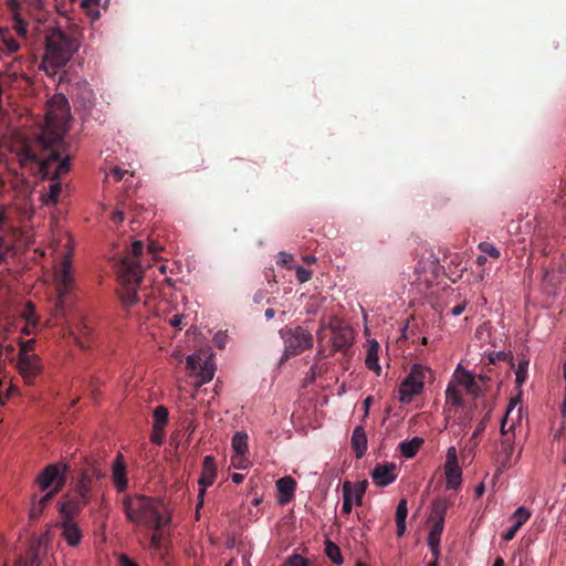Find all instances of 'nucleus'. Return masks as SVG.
<instances>
[{"label":"nucleus","instance_id":"4","mask_svg":"<svg viewBox=\"0 0 566 566\" xmlns=\"http://www.w3.org/2000/svg\"><path fill=\"white\" fill-rule=\"evenodd\" d=\"M123 510L127 520L146 528H158L170 522L165 516L164 503L145 495L126 496L123 501Z\"/></svg>","mask_w":566,"mask_h":566},{"label":"nucleus","instance_id":"51","mask_svg":"<svg viewBox=\"0 0 566 566\" xmlns=\"http://www.w3.org/2000/svg\"><path fill=\"white\" fill-rule=\"evenodd\" d=\"M126 172H127L126 170H123V169H120L118 167H115V168L112 169V175L115 177V179L117 181L122 180Z\"/></svg>","mask_w":566,"mask_h":566},{"label":"nucleus","instance_id":"23","mask_svg":"<svg viewBox=\"0 0 566 566\" xmlns=\"http://www.w3.org/2000/svg\"><path fill=\"white\" fill-rule=\"evenodd\" d=\"M443 528L444 525L440 523H432L428 535V546L434 557L439 556V546Z\"/></svg>","mask_w":566,"mask_h":566},{"label":"nucleus","instance_id":"12","mask_svg":"<svg viewBox=\"0 0 566 566\" xmlns=\"http://www.w3.org/2000/svg\"><path fill=\"white\" fill-rule=\"evenodd\" d=\"M216 476H217V465L214 462V458L212 455H206L203 458L201 475L198 481V483L200 485L199 495H198L199 496L198 505H201L203 503V496H205L206 489L213 484Z\"/></svg>","mask_w":566,"mask_h":566},{"label":"nucleus","instance_id":"40","mask_svg":"<svg viewBox=\"0 0 566 566\" xmlns=\"http://www.w3.org/2000/svg\"><path fill=\"white\" fill-rule=\"evenodd\" d=\"M287 566H311L310 560L298 554H292L286 559Z\"/></svg>","mask_w":566,"mask_h":566},{"label":"nucleus","instance_id":"35","mask_svg":"<svg viewBox=\"0 0 566 566\" xmlns=\"http://www.w3.org/2000/svg\"><path fill=\"white\" fill-rule=\"evenodd\" d=\"M368 482L366 480L358 482L354 488L352 486V497L355 496L356 505H361L363 496L366 492Z\"/></svg>","mask_w":566,"mask_h":566},{"label":"nucleus","instance_id":"3","mask_svg":"<svg viewBox=\"0 0 566 566\" xmlns=\"http://www.w3.org/2000/svg\"><path fill=\"white\" fill-rule=\"evenodd\" d=\"M81 42L76 31L65 32L61 28L50 29L45 35V51L40 69L49 76L64 67L77 52Z\"/></svg>","mask_w":566,"mask_h":566},{"label":"nucleus","instance_id":"48","mask_svg":"<svg viewBox=\"0 0 566 566\" xmlns=\"http://www.w3.org/2000/svg\"><path fill=\"white\" fill-rule=\"evenodd\" d=\"M56 494V490H49L38 502L45 507Z\"/></svg>","mask_w":566,"mask_h":566},{"label":"nucleus","instance_id":"43","mask_svg":"<svg viewBox=\"0 0 566 566\" xmlns=\"http://www.w3.org/2000/svg\"><path fill=\"white\" fill-rule=\"evenodd\" d=\"M2 41H3L4 48L7 49V51L9 53H15L20 48L19 42L15 39H13L11 35L4 36Z\"/></svg>","mask_w":566,"mask_h":566},{"label":"nucleus","instance_id":"5","mask_svg":"<svg viewBox=\"0 0 566 566\" xmlns=\"http://www.w3.org/2000/svg\"><path fill=\"white\" fill-rule=\"evenodd\" d=\"M284 342L283 359L301 355L314 345L312 333L303 326L284 327L279 332Z\"/></svg>","mask_w":566,"mask_h":566},{"label":"nucleus","instance_id":"9","mask_svg":"<svg viewBox=\"0 0 566 566\" xmlns=\"http://www.w3.org/2000/svg\"><path fill=\"white\" fill-rule=\"evenodd\" d=\"M328 328L332 331V348L329 354L346 352L352 346L354 339L352 328L337 317L331 318Z\"/></svg>","mask_w":566,"mask_h":566},{"label":"nucleus","instance_id":"15","mask_svg":"<svg viewBox=\"0 0 566 566\" xmlns=\"http://www.w3.org/2000/svg\"><path fill=\"white\" fill-rule=\"evenodd\" d=\"M395 469L396 465L394 463L377 464L371 472L374 483L378 486H386L394 482L396 480Z\"/></svg>","mask_w":566,"mask_h":566},{"label":"nucleus","instance_id":"11","mask_svg":"<svg viewBox=\"0 0 566 566\" xmlns=\"http://www.w3.org/2000/svg\"><path fill=\"white\" fill-rule=\"evenodd\" d=\"M19 371L25 384H33L34 379L41 374L42 366L38 355L18 357Z\"/></svg>","mask_w":566,"mask_h":566},{"label":"nucleus","instance_id":"37","mask_svg":"<svg viewBox=\"0 0 566 566\" xmlns=\"http://www.w3.org/2000/svg\"><path fill=\"white\" fill-rule=\"evenodd\" d=\"M213 375L214 368L206 361L205 365L199 368L200 384L209 382L213 378Z\"/></svg>","mask_w":566,"mask_h":566},{"label":"nucleus","instance_id":"41","mask_svg":"<svg viewBox=\"0 0 566 566\" xmlns=\"http://www.w3.org/2000/svg\"><path fill=\"white\" fill-rule=\"evenodd\" d=\"M186 367L190 371H196L197 369H199L201 367L200 355L192 354V355L188 356L186 359Z\"/></svg>","mask_w":566,"mask_h":566},{"label":"nucleus","instance_id":"30","mask_svg":"<svg viewBox=\"0 0 566 566\" xmlns=\"http://www.w3.org/2000/svg\"><path fill=\"white\" fill-rule=\"evenodd\" d=\"M325 554L336 565H342L344 562L339 547L331 541L325 543Z\"/></svg>","mask_w":566,"mask_h":566},{"label":"nucleus","instance_id":"32","mask_svg":"<svg viewBox=\"0 0 566 566\" xmlns=\"http://www.w3.org/2000/svg\"><path fill=\"white\" fill-rule=\"evenodd\" d=\"M528 364L530 360L527 358H522L518 361L517 368L515 370V382L518 387H521L526 381Z\"/></svg>","mask_w":566,"mask_h":566},{"label":"nucleus","instance_id":"31","mask_svg":"<svg viewBox=\"0 0 566 566\" xmlns=\"http://www.w3.org/2000/svg\"><path fill=\"white\" fill-rule=\"evenodd\" d=\"M352 483L349 481H345L343 484V506L342 512L345 514H349L352 512Z\"/></svg>","mask_w":566,"mask_h":566},{"label":"nucleus","instance_id":"50","mask_svg":"<svg viewBox=\"0 0 566 566\" xmlns=\"http://www.w3.org/2000/svg\"><path fill=\"white\" fill-rule=\"evenodd\" d=\"M465 306H467V302H462V303L455 305L454 307H452L451 314L453 316H459L460 314H462L464 312Z\"/></svg>","mask_w":566,"mask_h":566},{"label":"nucleus","instance_id":"2","mask_svg":"<svg viewBox=\"0 0 566 566\" xmlns=\"http://www.w3.org/2000/svg\"><path fill=\"white\" fill-rule=\"evenodd\" d=\"M144 243L135 241L129 251L124 255L118 264L119 289L118 296L124 307L130 308L139 302L138 289L144 277Z\"/></svg>","mask_w":566,"mask_h":566},{"label":"nucleus","instance_id":"64","mask_svg":"<svg viewBox=\"0 0 566 566\" xmlns=\"http://www.w3.org/2000/svg\"><path fill=\"white\" fill-rule=\"evenodd\" d=\"M562 412L564 416L566 415V392H565V398H564L563 405H562Z\"/></svg>","mask_w":566,"mask_h":566},{"label":"nucleus","instance_id":"26","mask_svg":"<svg viewBox=\"0 0 566 566\" xmlns=\"http://www.w3.org/2000/svg\"><path fill=\"white\" fill-rule=\"evenodd\" d=\"M422 442L423 440L417 437L410 441L405 440L399 443V450L405 458H412L418 452Z\"/></svg>","mask_w":566,"mask_h":566},{"label":"nucleus","instance_id":"28","mask_svg":"<svg viewBox=\"0 0 566 566\" xmlns=\"http://www.w3.org/2000/svg\"><path fill=\"white\" fill-rule=\"evenodd\" d=\"M153 418H154V424H153L154 429H156V430L164 429L168 422V409L164 406H157L154 409Z\"/></svg>","mask_w":566,"mask_h":566},{"label":"nucleus","instance_id":"36","mask_svg":"<svg viewBox=\"0 0 566 566\" xmlns=\"http://www.w3.org/2000/svg\"><path fill=\"white\" fill-rule=\"evenodd\" d=\"M478 248L481 252L490 255L493 259H499L501 256L500 250L490 242H481Z\"/></svg>","mask_w":566,"mask_h":566},{"label":"nucleus","instance_id":"29","mask_svg":"<svg viewBox=\"0 0 566 566\" xmlns=\"http://www.w3.org/2000/svg\"><path fill=\"white\" fill-rule=\"evenodd\" d=\"M446 400L447 403H451L452 406H462L463 398L462 392L459 387L454 384H449L446 390Z\"/></svg>","mask_w":566,"mask_h":566},{"label":"nucleus","instance_id":"7","mask_svg":"<svg viewBox=\"0 0 566 566\" xmlns=\"http://www.w3.org/2000/svg\"><path fill=\"white\" fill-rule=\"evenodd\" d=\"M54 281L57 292L56 307L63 311L67 295L74 287L73 275H72V263L69 255H64L59 269L54 273Z\"/></svg>","mask_w":566,"mask_h":566},{"label":"nucleus","instance_id":"62","mask_svg":"<svg viewBox=\"0 0 566 566\" xmlns=\"http://www.w3.org/2000/svg\"><path fill=\"white\" fill-rule=\"evenodd\" d=\"M484 490H485V489H484V485H483V484L478 485V486H476V489H475V493H476V495H478V496H481V495L484 493Z\"/></svg>","mask_w":566,"mask_h":566},{"label":"nucleus","instance_id":"20","mask_svg":"<svg viewBox=\"0 0 566 566\" xmlns=\"http://www.w3.org/2000/svg\"><path fill=\"white\" fill-rule=\"evenodd\" d=\"M350 444L357 459L365 455L367 451V436L361 426L355 427L350 438Z\"/></svg>","mask_w":566,"mask_h":566},{"label":"nucleus","instance_id":"13","mask_svg":"<svg viewBox=\"0 0 566 566\" xmlns=\"http://www.w3.org/2000/svg\"><path fill=\"white\" fill-rule=\"evenodd\" d=\"M112 480L115 489L118 492H124L127 489V470L124 455L117 453L112 465Z\"/></svg>","mask_w":566,"mask_h":566},{"label":"nucleus","instance_id":"33","mask_svg":"<svg viewBox=\"0 0 566 566\" xmlns=\"http://www.w3.org/2000/svg\"><path fill=\"white\" fill-rule=\"evenodd\" d=\"M163 527L164 526H159L158 528H153L154 532H153V535L150 537V548L156 551V552H160L163 549V546H164V534H163Z\"/></svg>","mask_w":566,"mask_h":566},{"label":"nucleus","instance_id":"45","mask_svg":"<svg viewBox=\"0 0 566 566\" xmlns=\"http://www.w3.org/2000/svg\"><path fill=\"white\" fill-rule=\"evenodd\" d=\"M296 277L301 283H305L312 277V271L303 266H298L296 269Z\"/></svg>","mask_w":566,"mask_h":566},{"label":"nucleus","instance_id":"18","mask_svg":"<svg viewBox=\"0 0 566 566\" xmlns=\"http://www.w3.org/2000/svg\"><path fill=\"white\" fill-rule=\"evenodd\" d=\"M451 502L446 497H437L432 501L429 520L431 523L444 525V517Z\"/></svg>","mask_w":566,"mask_h":566},{"label":"nucleus","instance_id":"47","mask_svg":"<svg viewBox=\"0 0 566 566\" xmlns=\"http://www.w3.org/2000/svg\"><path fill=\"white\" fill-rule=\"evenodd\" d=\"M150 440L155 444L160 446L164 442V429L156 430L153 428V433H151Z\"/></svg>","mask_w":566,"mask_h":566},{"label":"nucleus","instance_id":"24","mask_svg":"<svg viewBox=\"0 0 566 566\" xmlns=\"http://www.w3.org/2000/svg\"><path fill=\"white\" fill-rule=\"evenodd\" d=\"M408 515V503L406 499H401L396 509L397 536L401 537L406 533V518Z\"/></svg>","mask_w":566,"mask_h":566},{"label":"nucleus","instance_id":"44","mask_svg":"<svg viewBox=\"0 0 566 566\" xmlns=\"http://www.w3.org/2000/svg\"><path fill=\"white\" fill-rule=\"evenodd\" d=\"M489 417H490V411L484 416V418L475 427L473 434L470 439L471 441L475 440L485 430V424H486V421L489 420Z\"/></svg>","mask_w":566,"mask_h":566},{"label":"nucleus","instance_id":"25","mask_svg":"<svg viewBox=\"0 0 566 566\" xmlns=\"http://www.w3.org/2000/svg\"><path fill=\"white\" fill-rule=\"evenodd\" d=\"M91 490L92 479L87 474H83L75 486L76 496L81 500H86V503H88Z\"/></svg>","mask_w":566,"mask_h":566},{"label":"nucleus","instance_id":"61","mask_svg":"<svg viewBox=\"0 0 566 566\" xmlns=\"http://www.w3.org/2000/svg\"><path fill=\"white\" fill-rule=\"evenodd\" d=\"M81 333L83 335H88L90 334V327L85 323L81 324Z\"/></svg>","mask_w":566,"mask_h":566},{"label":"nucleus","instance_id":"60","mask_svg":"<svg viewBox=\"0 0 566 566\" xmlns=\"http://www.w3.org/2000/svg\"><path fill=\"white\" fill-rule=\"evenodd\" d=\"M17 31H18V33H19L20 35H23V36H24V35L27 34V27H25V25H23V24H19V25L17 27Z\"/></svg>","mask_w":566,"mask_h":566},{"label":"nucleus","instance_id":"53","mask_svg":"<svg viewBox=\"0 0 566 566\" xmlns=\"http://www.w3.org/2000/svg\"><path fill=\"white\" fill-rule=\"evenodd\" d=\"M120 566H138L135 562H133L127 556L123 555L120 557Z\"/></svg>","mask_w":566,"mask_h":566},{"label":"nucleus","instance_id":"17","mask_svg":"<svg viewBox=\"0 0 566 566\" xmlns=\"http://www.w3.org/2000/svg\"><path fill=\"white\" fill-rule=\"evenodd\" d=\"M62 537L71 546H76L82 538V532L72 518H65L61 523Z\"/></svg>","mask_w":566,"mask_h":566},{"label":"nucleus","instance_id":"27","mask_svg":"<svg viewBox=\"0 0 566 566\" xmlns=\"http://www.w3.org/2000/svg\"><path fill=\"white\" fill-rule=\"evenodd\" d=\"M378 348H379V346L376 342H374L370 345V347L367 352L365 364L368 367V369L375 370L379 375L380 366L378 364Z\"/></svg>","mask_w":566,"mask_h":566},{"label":"nucleus","instance_id":"52","mask_svg":"<svg viewBox=\"0 0 566 566\" xmlns=\"http://www.w3.org/2000/svg\"><path fill=\"white\" fill-rule=\"evenodd\" d=\"M374 401V398L371 396H368L367 398H365L364 400V408H365V412H364V418H366L369 413V408H370V405L373 403Z\"/></svg>","mask_w":566,"mask_h":566},{"label":"nucleus","instance_id":"56","mask_svg":"<svg viewBox=\"0 0 566 566\" xmlns=\"http://www.w3.org/2000/svg\"><path fill=\"white\" fill-rule=\"evenodd\" d=\"M148 250H149V253H151L153 255H156L161 250V248L151 243L148 245Z\"/></svg>","mask_w":566,"mask_h":566},{"label":"nucleus","instance_id":"39","mask_svg":"<svg viewBox=\"0 0 566 566\" xmlns=\"http://www.w3.org/2000/svg\"><path fill=\"white\" fill-rule=\"evenodd\" d=\"M19 345H20V349H19L18 357L31 356L32 354H30V352H32L34 349L35 339H28L24 342H20Z\"/></svg>","mask_w":566,"mask_h":566},{"label":"nucleus","instance_id":"6","mask_svg":"<svg viewBox=\"0 0 566 566\" xmlns=\"http://www.w3.org/2000/svg\"><path fill=\"white\" fill-rule=\"evenodd\" d=\"M430 373L431 370L423 365H412L408 376L400 384L399 400L402 403H409L416 396L420 395L423 389L426 376Z\"/></svg>","mask_w":566,"mask_h":566},{"label":"nucleus","instance_id":"22","mask_svg":"<svg viewBox=\"0 0 566 566\" xmlns=\"http://www.w3.org/2000/svg\"><path fill=\"white\" fill-rule=\"evenodd\" d=\"M86 504V500H81L75 495L74 497L69 499L61 504L60 512L64 516V520H73V516L78 514Z\"/></svg>","mask_w":566,"mask_h":566},{"label":"nucleus","instance_id":"59","mask_svg":"<svg viewBox=\"0 0 566 566\" xmlns=\"http://www.w3.org/2000/svg\"><path fill=\"white\" fill-rule=\"evenodd\" d=\"M486 261H488V259H486V256H485V255H479V256L476 258V264H478L479 266L484 265V264L486 263Z\"/></svg>","mask_w":566,"mask_h":566},{"label":"nucleus","instance_id":"46","mask_svg":"<svg viewBox=\"0 0 566 566\" xmlns=\"http://www.w3.org/2000/svg\"><path fill=\"white\" fill-rule=\"evenodd\" d=\"M44 510V506L40 502H34L30 509V518H38Z\"/></svg>","mask_w":566,"mask_h":566},{"label":"nucleus","instance_id":"21","mask_svg":"<svg viewBox=\"0 0 566 566\" xmlns=\"http://www.w3.org/2000/svg\"><path fill=\"white\" fill-rule=\"evenodd\" d=\"M276 488L280 493V503L285 504L292 500L296 482L291 476H284L276 481Z\"/></svg>","mask_w":566,"mask_h":566},{"label":"nucleus","instance_id":"8","mask_svg":"<svg viewBox=\"0 0 566 566\" xmlns=\"http://www.w3.org/2000/svg\"><path fill=\"white\" fill-rule=\"evenodd\" d=\"M66 465L53 463L46 465L36 478V483L41 491L56 490L59 493L65 484Z\"/></svg>","mask_w":566,"mask_h":566},{"label":"nucleus","instance_id":"10","mask_svg":"<svg viewBox=\"0 0 566 566\" xmlns=\"http://www.w3.org/2000/svg\"><path fill=\"white\" fill-rule=\"evenodd\" d=\"M446 458L444 474L447 489L457 490L461 485L462 470L459 467L455 447L448 448Z\"/></svg>","mask_w":566,"mask_h":566},{"label":"nucleus","instance_id":"63","mask_svg":"<svg viewBox=\"0 0 566 566\" xmlns=\"http://www.w3.org/2000/svg\"><path fill=\"white\" fill-rule=\"evenodd\" d=\"M493 566H505L503 558H502V557H497V558L494 560Z\"/></svg>","mask_w":566,"mask_h":566},{"label":"nucleus","instance_id":"55","mask_svg":"<svg viewBox=\"0 0 566 566\" xmlns=\"http://www.w3.org/2000/svg\"><path fill=\"white\" fill-rule=\"evenodd\" d=\"M329 355H331V354H329V353H328V354H326V353H325V349L321 346V347L318 348V350H317L316 359H317V360H321V359H323V358H325V357H327V356H329Z\"/></svg>","mask_w":566,"mask_h":566},{"label":"nucleus","instance_id":"57","mask_svg":"<svg viewBox=\"0 0 566 566\" xmlns=\"http://www.w3.org/2000/svg\"><path fill=\"white\" fill-rule=\"evenodd\" d=\"M113 220L115 222H122L124 220V213L120 212V211H116L114 214H113Z\"/></svg>","mask_w":566,"mask_h":566},{"label":"nucleus","instance_id":"16","mask_svg":"<svg viewBox=\"0 0 566 566\" xmlns=\"http://www.w3.org/2000/svg\"><path fill=\"white\" fill-rule=\"evenodd\" d=\"M531 517V511L524 506H520L511 516L514 521L513 525L506 530L503 534V539L510 542L514 538L518 530L528 521Z\"/></svg>","mask_w":566,"mask_h":566},{"label":"nucleus","instance_id":"34","mask_svg":"<svg viewBox=\"0 0 566 566\" xmlns=\"http://www.w3.org/2000/svg\"><path fill=\"white\" fill-rule=\"evenodd\" d=\"M21 315L28 324L35 326L39 323V318L35 315V307L31 302L25 304Z\"/></svg>","mask_w":566,"mask_h":566},{"label":"nucleus","instance_id":"42","mask_svg":"<svg viewBox=\"0 0 566 566\" xmlns=\"http://www.w3.org/2000/svg\"><path fill=\"white\" fill-rule=\"evenodd\" d=\"M99 0H82L81 6L87 10L88 14L93 18H97L99 15L98 11L95 10L98 7Z\"/></svg>","mask_w":566,"mask_h":566},{"label":"nucleus","instance_id":"14","mask_svg":"<svg viewBox=\"0 0 566 566\" xmlns=\"http://www.w3.org/2000/svg\"><path fill=\"white\" fill-rule=\"evenodd\" d=\"M231 446L235 453V457L232 458L233 465L237 468H243L241 463L248 452V434L242 431L235 432L232 437Z\"/></svg>","mask_w":566,"mask_h":566},{"label":"nucleus","instance_id":"54","mask_svg":"<svg viewBox=\"0 0 566 566\" xmlns=\"http://www.w3.org/2000/svg\"><path fill=\"white\" fill-rule=\"evenodd\" d=\"M243 479H244V476L242 474H240V473H233L231 475V480L235 484H240L243 481Z\"/></svg>","mask_w":566,"mask_h":566},{"label":"nucleus","instance_id":"38","mask_svg":"<svg viewBox=\"0 0 566 566\" xmlns=\"http://www.w3.org/2000/svg\"><path fill=\"white\" fill-rule=\"evenodd\" d=\"M460 384L467 388V390L471 394H475L479 390L478 384L475 382L473 376L469 373L463 374L460 379Z\"/></svg>","mask_w":566,"mask_h":566},{"label":"nucleus","instance_id":"19","mask_svg":"<svg viewBox=\"0 0 566 566\" xmlns=\"http://www.w3.org/2000/svg\"><path fill=\"white\" fill-rule=\"evenodd\" d=\"M514 452V444L510 438L501 441V450L496 457L497 470L496 474H500L510 465L512 454Z\"/></svg>","mask_w":566,"mask_h":566},{"label":"nucleus","instance_id":"1","mask_svg":"<svg viewBox=\"0 0 566 566\" xmlns=\"http://www.w3.org/2000/svg\"><path fill=\"white\" fill-rule=\"evenodd\" d=\"M43 148V156L40 157L29 146H25L20 155L21 161L35 163L39 165L43 179H49L52 184L49 192L45 195L46 205H55L59 200L62 185L59 179L71 169V157L67 154V144L59 133H43L40 137Z\"/></svg>","mask_w":566,"mask_h":566},{"label":"nucleus","instance_id":"49","mask_svg":"<svg viewBox=\"0 0 566 566\" xmlns=\"http://www.w3.org/2000/svg\"><path fill=\"white\" fill-rule=\"evenodd\" d=\"M184 318L182 314H176L169 319V324L177 329H181Z\"/></svg>","mask_w":566,"mask_h":566},{"label":"nucleus","instance_id":"58","mask_svg":"<svg viewBox=\"0 0 566 566\" xmlns=\"http://www.w3.org/2000/svg\"><path fill=\"white\" fill-rule=\"evenodd\" d=\"M275 315V311L273 308H266L265 310V313H264V316L265 318L269 321L271 318H273Z\"/></svg>","mask_w":566,"mask_h":566}]
</instances>
